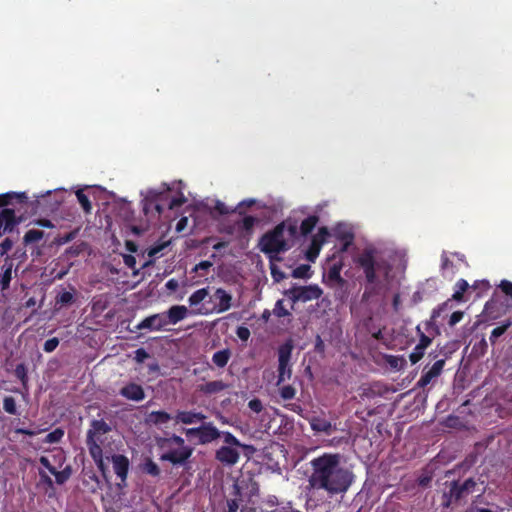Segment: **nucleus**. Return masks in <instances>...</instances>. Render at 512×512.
I'll list each match as a JSON object with an SVG mask.
<instances>
[{
	"label": "nucleus",
	"instance_id": "ddd939ff",
	"mask_svg": "<svg viewBox=\"0 0 512 512\" xmlns=\"http://www.w3.org/2000/svg\"><path fill=\"white\" fill-rule=\"evenodd\" d=\"M114 473L120 479L119 486H127V477L130 468V461L127 456L123 454H114L111 457Z\"/></svg>",
	"mask_w": 512,
	"mask_h": 512
},
{
	"label": "nucleus",
	"instance_id": "bb28decb",
	"mask_svg": "<svg viewBox=\"0 0 512 512\" xmlns=\"http://www.w3.org/2000/svg\"><path fill=\"white\" fill-rule=\"evenodd\" d=\"M232 352L229 348H225L215 352L212 356V362L218 368H224L229 362Z\"/></svg>",
	"mask_w": 512,
	"mask_h": 512
},
{
	"label": "nucleus",
	"instance_id": "39448f33",
	"mask_svg": "<svg viewBox=\"0 0 512 512\" xmlns=\"http://www.w3.org/2000/svg\"><path fill=\"white\" fill-rule=\"evenodd\" d=\"M286 223L281 222L272 230L264 233L259 239V248L261 252L267 255L270 260L275 259L276 255L287 251L290 246L284 238Z\"/></svg>",
	"mask_w": 512,
	"mask_h": 512
},
{
	"label": "nucleus",
	"instance_id": "4d7b16f0",
	"mask_svg": "<svg viewBox=\"0 0 512 512\" xmlns=\"http://www.w3.org/2000/svg\"><path fill=\"white\" fill-rule=\"evenodd\" d=\"M59 345V339L57 337L50 338L45 341L43 350L47 353L53 352Z\"/></svg>",
	"mask_w": 512,
	"mask_h": 512
},
{
	"label": "nucleus",
	"instance_id": "13d9d810",
	"mask_svg": "<svg viewBox=\"0 0 512 512\" xmlns=\"http://www.w3.org/2000/svg\"><path fill=\"white\" fill-rule=\"evenodd\" d=\"M236 335L238 336V338H239L241 341L246 342V341L249 339V337H250L251 333H250V330H249L247 327H245V326H239V327L237 328V330H236Z\"/></svg>",
	"mask_w": 512,
	"mask_h": 512
},
{
	"label": "nucleus",
	"instance_id": "6e6d98bb",
	"mask_svg": "<svg viewBox=\"0 0 512 512\" xmlns=\"http://www.w3.org/2000/svg\"><path fill=\"white\" fill-rule=\"evenodd\" d=\"M255 203H256V200L251 199V198L245 199V200L239 202L238 205L235 207V209H237L236 213H238L239 215H244L245 211L243 210V207L250 208L253 205H255Z\"/></svg>",
	"mask_w": 512,
	"mask_h": 512
},
{
	"label": "nucleus",
	"instance_id": "6e6552de",
	"mask_svg": "<svg viewBox=\"0 0 512 512\" xmlns=\"http://www.w3.org/2000/svg\"><path fill=\"white\" fill-rule=\"evenodd\" d=\"M294 349V343L292 339L286 340L283 344L278 347V376L277 385H280L287 379L291 378L292 369L290 360L292 351Z\"/></svg>",
	"mask_w": 512,
	"mask_h": 512
},
{
	"label": "nucleus",
	"instance_id": "c85d7f7f",
	"mask_svg": "<svg viewBox=\"0 0 512 512\" xmlns=\"http://www.w3.org/2000/svg\"><path fill=\"white\" fill-rule=\"evenodd\" d=\"M236 210L237 209H235V208L228 207L224 202H222L220 200H216L214 207L210 211V214H211L212 218L216 219L217 216H223V215H229V214L236 213Z\"/></svg>",
	"mask_w": 512,
	"mask_h": 512
},
{
	"label": "nucleus",
	"instance_id": "c756f323",
	"mask_svg": "<svg viewBox=\"0 0 512 512\" xmlns=\"http://www.w3.org/2000/svg\"><path fill=\"white\" fill-rule=\"evenodd\" d=\"M172 419L171 415L166 411H152L148 415V422L154 425H162L168 423Z\"/></svg>",
	"mask_w": 512,
	"mask_h": 512
},
{
	"label": "nucleus",
	"instance_id": "9d476101",
	"mask_svg": "<svg viewBox=\"0 0 512 512\" xmlns=\"http://www.w3.org/2000/svg\"><path fill=\"white\" fill-rule=\"evenodd\" d=\"M111 431V427L108 423H106L103 419L100 420H92L90 423V428L86 434V445L87 448H102L103 444L102 436L109 433Z\"/></svg>",
	"mask_w": 512,
	"mask_h": 512
},
{
	"label": "nucleus",
	"instance_id": "f8f14e48",
	"mask_svg": "<svg viewBox=\"0 0 512 512\" xmlns=\"http://www.w3.org/2000/svg\"><path fill=\"white\" fill-rule=\"evenodd\" d=\"M215 459L223 466L232 467L238 463L240 452L238 447L226 444L215 451Z\"/></svg>",
	"mask_w": 512,
	"mask_h": 512
},
{
	"label": "nucleus",
	"instance_id": "0eeeda50",
	"mask_svg": "<svg viewBox=\"0 0 512 512\" xmlns=\"http://www.w3.org/2000/svg\"><path fill=\"white\" fill-rule=\"evenodd\" d=\"M476 485L477 483L473 478H468L463 482L453 481L449 491L443 495V505L449 507L467 499L475 491Z\"/></svg>",
	"mask_w": 512,
	"mask_h": 512
},
{
	"label": "nucleus",
	"instance_id": "09e8293b",
	"mask_svg": "<svg viewBox=\"0 0 512 512\" xmlns=\"http://www.w3.org/2000/svg\"><path fill=\"white\" fill-rule=\"evenodd\" d=\"M273 313L278 318L286 317V316H290L291 315V313L285 308L284 301L282 299L278 300L275 303V306H274V309H273Z\"/></svg>",
	"mask_w": 512,
	"mask_h": 512
},
{
	"label": "nucleus",
	"instance_id": "1a4fd4ad",
	"mask_svg": "<svg viewBox=\"0 0 512 512\" xmlns=\"http://www.w3.org/2000/svg\"><path fill=\"white\" fill-rule=\"evenodd\" d=\"M184 432L188 438L197 437L198 443L205 445L215 441L219 437L223 438L225 431H219L212 422H207L199 427L187 428Z\"/></svg>",
	"mask_w": 512,
	"mask_h": 512
},
{
	"label": "nucleus",
	"instance_id": "f257e3e1",
	"mask_svg": "<svg viewBox=\"0 0 512 512\" xmlns=\"http://www.w3.org/2000/svg\"><path fill=\"white\" fill-rule=\"evenodd\" d=\"M310 466L309 486L315 491H324L329 499H343L355 482L354 472L343 464L339 453H323L313 458Z\"/></svg>",
	"mask_w": 512,
	"mask_h": 512
},
{
	"label": "nucleus",
	"instance_id": "a18cd8bd",
	"mask_svg": "<svg viewBox=\"0 0 512 512\" xmlns=\"http://www.w3.org/2000/svg\"><path fill=\"white\" fill-rule=\"evenodd\" d=\"M3 409L6 413L11 415H17L16 401L12 396H5L3 399Z\"/></svg>",
	"mask_w": 512,
	"mask_h": 512
},
{
	"label": "nucleus",
	"instance_id": "052dcab7",
	"mask_svg": "<svg viewBox=\"0 0 512 512\" xmlns=\"http://www.w3.org/2000/svg\"><path fill=\"white\" fill-rule=\"evenodd\" d=\"M248 407L255 413H260L263 410V404L258 398L250 400L248 402Z\"/></svg>",
	"mask_w": 512,
	"mask_h": 512
},
{
	"label": "nucleus",
	"instance_id": "473e14b6",
	"mask_svg": "<svg viewBox=\"0 0 512 512\" xmlns=\"http://www.w3.org/2000/svg\"><path fill=\"white\" fill-rule=\"evenodd\" d=\"M233 499L227 500V512H238L239 510V501L241 496V489L240 487L235 484L233 486Z\"/></svg>",
	"mask_w": 512,
	"mask_h": 512
},
{
	"label": "nucleus",
	"instance_id": "5fc2aeb1",
	"mask_svg": "<svg viewBox=\"0 0 512 512\" xmlns=\"http://www.w3.org/2000/svg\"><path fill=\"white\" fill-rule=\"evenodd\" d=\"M449 302H450V299H448L447 301L443 302L442 304L438 305L435 309H433L432 315H431L432 321L439 318L441 316V314L449 308Z\"/></svg>",
	"mask_w": 512,
	"mask_h": 512
},
{
	"label": "nucleus",
	"instance_id": "9b49d317",
	"mask_svg": "<svg viewBox=\"0 0 512 512\" xmlns=\"http://www.w3.org/2000/svg\"><path fill=\"white\" fill-rule=\"evenodd\" d=\"M322 294L323 291L318 285L293 286L285 291V295L291 299L293 303L315 300L320 298Z\"/></svg>",
	"mask_w": 512,
	"mask_h": 512
},
{
	"label": "nucleus",
	"instance_id": "37998d69",
	"mask_svg": "<svg viewBox=\"0 0 512 512\" xmlns=\"http://www.w3.org/2000/svg\"><path fill=\"white\" fill-rule=\"evenodd\" d=\"M64 436V430L62 428H56L48 433L44 438V443L53 444L58 443Z\"/></svg>",
	"mask_w": 512,
	"mask_h": 512
},
{
	"label": "nucleus",
	"instance_id": "338daca9",
	"mask_svg": "<svg viewBox=\"0 0 512 512\" xmlns=\"http://www.w3.org/2000/svg\"><path fill=\"white\" fill-rule=\"evenodd\" d=\"M76 236V231H71L69 233H66L64 234L63 236H60L58 239H57V243L62 245V244H66L70 241H72Z\"/></svg>",
	"mask_w": 512,
	"mask_h": 512
},
{
	"label": "nucleus",
	"instance_id": "864d4df0",
	"mask_svg": "<svg viewBox=\"0 0 512 512\" xmlns=\"http://www.w3.org/2000/svg\"><path fill=\"white\" fill-rule=\"evenodd\" d=\"M425 350H423L421 347H418L417 345L414 347L413 351L409 355V359L412 364L418 363L422 357L424 356Z\"/></svg>",
	"mask_w": 512,
	"mask_h": 512
},
{
	"label": "nucleus",
	"instance_id": "79ce46f5",
	"mask_svg": "<svg viewBox=\"0 0 512 512\" xmlns=\"http://www.w3.org/2000/svg\"><path fill=\"white\" fill-rule=\"evenodd\" d=\"M74 294L69 291H63L56 296V305L60 307L68 306L74 302Z\"/></svg>",
	"mask_w": 512,
	"mask_h": 512
},
{
	"label": "nucleus",
	"instance_id": "72a5a7b5",
	"mask_svg": "<svg viewBox=\"0 0 512 512\" xmlns=\"http://www.w3.org/2000/svg\"><path fill=\"white\" fill-rule=\"evenodd\" d=\"M14 375L17 379H19L22 383V386L25 390L28 389V371L27 367L24 363L17 364L14 369Z\"/></svg>",
	"mask_w": 512,
	"mask_h": 512
},
{
	"label": "nucleus",
	"instance_id": "c03bdc74",
	"mask_svg": "<svg viewBox=\"0 0 512 512\" xmlns=\"http://www.w3.org/2000/svg\"><path fill=\"white\" fill-rule=\"evenodd\" d=\"M321 247L319 243L314 242L311 240V243L306 251V259L310 262H314L316 258L319 256Z\"/></svg>",
	"mask_w": 512,
	"mask_h": 512
},
{
	"label": "nucleus",
	"instance_id": "4c0bfd02",
	"mask_svg": "<svg viewBox=\"0 0 512 512\" xmlns=\"http://www.w3.org/2000/svg\"><path fill=\"white\" fill-rule=\"evenodd\" d=\"M291 276L295 279H309L312 276L311 266L308 264H301L292 271Z\"/></svg>",
	"mask_w": 512,
	"mask_h": 512
},
{
	"label": "nucleus",
	"instance_id": "2eb2a0df",
	"mask_svg": "<svg viewBox=\"0 0 512 512\" xmlns=\"http://www.w3.org/2000/svg\"><path fill=\"white\" fill-rule=\"evenodd\" d=\"M40 464L45 467L52 475L55 476V481L58 485L66 483L72 475V467L70 465L65 466L61 471H58L53 466L49 459L45 456H41L39 459Z\"/></svg>",
	"mask_w": 512,
	"mask_h": 512
},
{
	"label": "nucleus",
	"instance_id": "e433bc0d",
	"mask_svg": "<svg viewBox=\"0 0 512 512\" xmlns=\"http://www.w3.org/2000/svg\"><path fill=\"white\" fill-rule=\"evenodd\" d=\"M76 197L81 205L85 214H91L92 212V203L89 200L88 196L84 193V189H78L76 191Z\"/></svg>",
	"mask_w": 512,
	"mask_h": 512
},
{
	"label": "nucleus",
	"instance_id": "4be33fe9",
	"mask_svg": "<svg viewBox=\"0 0 512 512\" xmlns=\"http://www.w3.org/2000/svg\"><path fill=\"white\" fill-rule=\"evenodd\" d=\"M311 429L315 432H322L327 435H330L336 427L332 425V423L325 418L314 416L309 420Z\"/></svg>",
	"mask_w": 512,
	"mask_h": 512
},
{
	"label": "nucleus",
	"instance_id": "f3484780",
	"mask_svg": "<svg viewBox=\"0 0 512 512\" xmlns=\"http://www.w3.org/2000/svg\"><path fill=\"white\" fill-rule=\"evenodd\" d=\"M119 394L127 400L136 402L142 401L145 398V392L142 386L134 382H130L123 386L120 389Z\"/></svg>",
	"mask_w": 512,
	"mask_h": 512
},
{
	"label": "nucleus",
	"instance_id": "412c9836",
	"mask_svg": "<svg viewBox=\"0 0 512 512\" xmlns=\"http://www.w3.org/2000/svg\"><path fill=\"white\" fill-rule=\"evenodd\" d=\"M205 419L206 416L203 413L195 411H178L175 416L176 423H182L186 425L202 422Z\"/></svg>",
	"mask_w": 512,
	"mask_h": 512
},
{
	"label": "nucleus",
	"instance_id": "e2e57ef3",
	"mask_svg": "<svg viewBox=\"0 0 512 512\" xmlns=\"http://www.w3.org/2000/svg\"><path fill=\"white\" fill-rule=\"evenodd\" d=\"M149 357L148 352L144 348H139L135 351V361L143 363Z\"/></svg>",
	"mask_w": 512,
	"mask_h": 512
},
{
	"label": "nucleus",
	"instance_id": "dca6fc26",
	"mask_svg": "<svg viewBox=\"0 0 512 512\" xmlns=\"http://www.w3.org/2000/svg\"><path fill=\"white\" fill-rule=\"evenodd\" d=\"M444 365H445V359H439L432 365V367L429 370H427V371L424 370L420 379L418 380V382L416 384L417 387L425 388L428 384L431 383V381L433 379L440 376V374L442 373V370L444 368Z\"/></svg>",
	"mask_w": 512,
	"mask_h": 512
},
{
	"label": "nucleus",
	"instance_id": "5701e85b",
	"mask_svg": "<svg viewBox=\"0 0 512 512\" xmlns=\"http://www.w3.org/2000/svg\"><path fill=\"white\" fill-rule=\"evenodd\" d=\"M2 273H0V288L5 291L9 288L12 279L13 262L6 258L2 265Z\"/></svg>",
	"mask_w": 512,
	"mask_h": 512
},
{
	"label": "nucleus",
	"instance_id": "a878e982",
	"mask_svg": "<svg viewBox=\"0 0 512 512\" xmlns=\"http://www.w3.org/2000/svg\"><path fill=\"white\" fill-rule=\"evenodd\" d=\"M223 441L225 444H229L238 448L243 449L247 452V454H252L255 451L254 446L241 443L238 438H236L231 432L223 433Z\"/></svg>",
	"mask_w": 512,
	"mask_h": 512
},
{
	"label": "nucleus",
	"instance_id": "4468645a",
	"mask_svg": "<svg viewBox=\"0 0 512 512\" xmlns=\"http://www.w3.org/2000/svg\"><path fill=\"white\" fill-rule=\"evenodd\" d=\"M168 325L164 312L144 318L136 328L138 330L161 331Z\"/></svg>",
	"mask_w": 512,
	"mask_h": 512
},
{
	"label": "nucleus",
	"instance_id": "3c124183",
	"mask_svg": "<svg viewBox=\"0 0 512 512\" xmlns=\"http://www.w3.org/2000/svg\"><path fill=\"white\" fill-rule=\"evenodd\" d=\"M417 333L419 335V342L417 344L418 347H421L425 350L432 342V338L427 336L421 329L420 326H417Z\"/></svg>",
	"mask_w": 512,
	"mask_h": 512
},
{
	"label": "nucleus",
	"instance_id": "49530a36",
	"mask_svg": "<svg viewBox=\"0 0 512 512\" xmlns=\"http://www.w3.org/2000/svg\"><path fill=\"white\" fill-rule=\"evenodd\" d=\"M471 288L478 291L477 297H481L483 293L487 292L491 288V285L488 280L483 279L475 281Z\"/></svg>",
	"mask_w": 512,
	"mask_h": 512
},
{
	"label": "nucleus",
	"instance_id": "680f3d73",
	"mask_svg": "<svg viewBox=\"0 0 512 512\" xmlns=\"http://www.w3.org/2000/svg\"><path fill=\"white\" fill-rule=\"evenodd\" d=\"M463 317H464V313L462 311L453 312L448 321V325L450 327L455 326L457 323H459L463 319Z\"/></svg>",
	"mask_w": 512,
	"mask_h": 512
},
{
	"label": "nucleus",
	"instance_id": "f03ea898",
	"mask_svg": "<svg viewBox=\"0 0 512 512\" xmlns=\"http://www.w3.org/2000/svg\"><path fill=\"white\" fill-rule=\"evenodd\" d=\"M19 204L18 209L24 210V213L37 214L39 212L40 200H29L25 192H7L0 194V237L3 232H11L14 227L22 221L16 219L15 211L7 208L8 205Z\"/></svg>",
	"mask_w": 512,
	"mask_h": 512
},
{
	"label": "nucleus",
	"instance_id": "7ed1b4c3",
	"mask_svg": "<svg viewBox=\"0 0 512 512\" xmlns=\"http://www.w3.org/2000/svg\"><path fill=\"white\" fill-rule=\"evenodd\" d=\"M156 444L162 451L160 460L172 465H184L193 453V448L186 445L185 440L176 434L157 438Z\"/></svg>",
	"mask_w": 512,
	"mask_h": 512
},
{
	"label": "nucleus",
	"instance_id": "2f4dec72",
	"mask_svg": "<svg viewBox=\"0 0 512 512\" xmlns=\"http://www.w3.org/2000/svg\"><path fill=\"white\" fill-rule=\"evenodd\" d=\"M470 288L469 283L465 279H459L454 286V293L452 300L461 302L464 298V293Z\"/></svg>",
	"mask_w": 512,
	"mask_h": 512
},
{
	"label": "nucleus",
	"instance_id": "774afa93",
	"mask_svg": "<svg viewBox=\"0 0 512 512\" xmlns=\"http://www.w3.org/2000/svg\"><path fill=\"white\" fill-rule=\"evenodd\" d=\"M271 275L276 282H279L285 278V273L278 270L275 265H271Z\"/></svg>",
	"mask_w": 512,
	"mask_h": 512
},
{
	"label": "nucleus",
	"instance_id": "0e129e2a",
	"mask_svg": "<svg viewBox=\"0 0 512 512\" xmlns=\"http://www.w3.org/2000/svg\"><path fill=\"white\" fill-rule=\"evenodd\" d=\"M499 288L504 294L512 297V282L508 280H502L499 284Z\"/></svg>",
	"mask_w": 512,
	"mask_h": 512
},
{
	"label": "nucleus",
	"instance_id": "aec40b11",
	"mask_svg": "<svg viewBox=\"0 0 512 512\" xmlns=\"http://www.w3.org/2000/svg\"><path fill=\"white\" fill-rule=\"evenodd\" d=\"M343 269V262L337 261L333 263L327 272V283L329 285H337L343 287L346 284V280L341 277V271Z\"/></svg>",
	"mask_w": 512,
	"mask_h": 512
},
{
	"label": "nucleus",
	"instance_id": "7c9ffc66",
	"mask_svg": "<svg viewBox=\"0 0 512 512\" xmlns=\"http://www.w3.org/2000/svg\"><path fill=\"white\" fill-rule=\"evenodd\" d=\"M319 221V217L317 215H310L305 218L300 225V233L302 236H307L310 234Z\"/></svg>",
	"mask_w": 512,
	"mask_h": 512
},
{
	"label": "nucleus",
	"instance_id": "a19ab883",
	"mask_svg": "<svg viewBox=\"0 0 512 512\" xmlns=\"http://www.w3.org/2000/svg\"><path fill=\"white\" fill-rule=\"evenodd\" d=\"M89 454L93 461L95 462L96 466L99 470H101L103 473L105 471V465L103 461V450L102 448L96 449V448H90L88 449Z\"/></svg>",
	"mask_w": 512,
	"mask_h": 512
},
{
	"label": "nucleus",
	"instance_id": "c9c22d12",
	"mask_svg": "<svg viewBox=\"0 0 512 512\" xmlns=\"http://www.w3.org/2000/svg\"><path fill=\"white\" fill-rule=\"evenodd\" d=\"M512 326V320H506L502 325L495 327L490 334L489 340L491 344H495L497 339L502 336L508 328Z\"/></svg>",
	"mask_w": 512,
	"mask_h": 512
},
{
	"label": "nucleus",
	"instance_id": "cd10ccee",
	"mask_svg": "<svg viewBox=\"0 0 512 512\" xmlns=\"http://www.w3.org/2000/svg\"><path fill=\"white\" fill-rule=\"evenodd\" d=\"M385 363L393 370L400 371L406 366V359L404 356H396L385 354L383 356Z\"/></svg>",
	"mask_w": 512,
	"mask_h": 512
},
{
	"label": "nucleus",
	"instance_id": "6ab92c4d",
	"mask_svg": "<svg viewBox=\"0 0 512 512\" xmlns=\"http://www.w3.org/2000/svg\"><path fill=\"white\" fill-rule=\"evenodd\" d=\"M189 310L184 305H173L164 312L168 325H175L187 317Z\"/></svg>",
	"mask_w": 512,
	"mask_h": 512
},
{
	"label": "nucleus",
	"instance_id": "69168bd1",
	"mask_svg": "<svg viewBox=\"0 0 512 512\" xmlns=\"http://www.w3.org/2000/svg\"><path fill=\"white\" fill-rule=\"evenodd\" d=\"M13 246V241L10 238H5L0 244V255L6 254L9 250H11Z\"/></svg>",
	"mask_w": 512,
	"mask_h": 512
},
{
	"label": "nucleus",
	"instance_id": "20e7f679",
	"mask_svg": "<svg viewBox=\"0 0 512 512\" xmlns=\"http://www.w3.org/2000/svg\"><path fill=\"white\" fill-rule=\"evenodd\" d=\"M376 251L372 248H365L362 253L355 259V263L363 270L366 285L362 294V300L368 301L379 293L377 271L381 268V264L375 259Z\"/></svg>",
	"mask_w": 512,
	"mask_h": 512
},
{
	"label": "nucleus",
	"instance_id": "de8ad7c7",
	"mask_svg": "<svg viewBox=\"0 0 512 512\" xmlns=\"http://www.w3.org/2000/svg\"><path fill=\"white\" fill-rule=\"evenodd\" d=\"M279 395L283 400H291L296 395V389L292 385H284L279 388Z\"/></svg>",
	"mask_w": 512,
	"mask_h": 512
},
{
	"label": "nucleus",
	"instance_id": "f704fd0d",
	"mask_svg": "<svg viewBox=\"0 0 512 512\" xmlns=\"http://www.w3.org/2000/svg\"><path fill=\"white\" fill-rule=\"evenodd\" d=\"M168 246V242L155 244L147 250V256L149 259L143 264L142 267L150 266L154 263L153 258L157 256L164 248Z\"/></svg>",
	"mask_w": 512,
	"mask_h": 512
},
{
	"label": "nucleus",
	"instance_id": "a211bd4d",
	"mask_svg": "<svg viewBox=\"0 0 512 512\" xmlns=\"http://www.w3.org/2000/svg\"><path fill=\"white\" fill-rule=\"evenodd\" d=\"M212 298L217 302L214 310L223 313L231 308L232 296L223 288H217Z\"/></svg>",
	"mask_w": 512,
	"mask_h": 512
},
{
	"label": "nucleus",
	"instance_id": "bf43d9fd",
	"mask_svg": "<svg viewBox=\"0 0 512 512\" xmlns=\"http://www.w3.org/2000/svg\"><path fill=\"white\" fill-rule=\"evenodd\" d=\"M456 348V343H451V345H446L443 348H441L440 354L443 355V359H445L446 361L448 358H450L451 354L456 350Z\"/></svg>",
	"mask_w": 512,
	"mask_h": 512
},
{
	"label": "nucleus",
	"instance_id": "423d86ee",
	"mask_svg": "<svg viewBox=\"0 0 512 512\" xmlns=\"http://www.w3.org/2000/svg\"><path fill=\"white\" fill-rule=\"evenodd\" d=\"M186 198L181 194L180 197L169 198V192H150L144 200L143 211L147 215L154 209L158 215L162 214L165 207L172 210L182 206Z\"/></svg>",
	"mask_w": 512,
	"mask_h": 512
},
{
	"label": "nucleus",
	"instance_id": "58836bf2",
	"mask_svg": "<svg viewBox=\"0 0 512 512\" xmlns=\"http://www.w3.org/2000/svg\"><path fill=\"white\" fill-rule=\"evenodd\" d=\"M43 237H44L43 231L37 230V229H30L25 233V235L23 237V241H24L25 245H29V244H34V243L39 242L41 239H43Z\"/></svg>",
	"mask_w": 512,
	"mask_h": 512
},
{
	"label": "nucleus",
	"instance_id": "8fccbe9b",
	"mask_svg": "<svg viewBox=\"0 0 512 512\" xmlns=\"http://www.w3.org/2000/svg\"><path fill=\"white\" fill-rule=\"evenodd\" d=\"M329 236V230L327 227L323 226L320 227L317 234H315L312 237V240L316 243H319L320 246H322L325 242L327 237Z\"/></svg>",
	"mask_w": 512,
	"mask_h": 512
},
{
	"label": "nucleus",
	"instance_id": "ea45409f",
	"mask_svg": "<svg viewBox=\"0 0 512 512\" xmlns=\"http://www.w3.org/2000/svg\"><path fill=\"white\" fill-rule=\"evenodd\" d=\"M208 294H209L208 287L196 290L195 292H193L190 295V297L188 299L190 306H196V305L200 304L208 296Z\"/></svg>",
	"mask_w": 512,
	"mask_h": 512
},
{
	"label": "nucleus",
	"instance_id": "393cba45",
	"mask_svg": "<svg viewBox=\"0 0 512 512\" xmlns=\"http://www.w3.org/2000/svg\"><path fill=\"white\" fill-rule=\"evenodd\" d=\"M139 468L142 473L147 474L151 477L156 478L159 477L161 474V469L159 465L149 457L143 460V462L139 465Z\"/></svg>",
	"mask_w": 512,
	"mask_h": 512
},
{
	"label": "nucleus",
	"instance_id": "603ef678",
	"mask_svg": "<svg viewBox=\"0 0 512 512\" xmlns=\"http://www.w3.org/2000/svg\"><path fill=\"white\" fill-rule=\"evenodd\" d=\"M257 223V219L253 216H245L241 222V229L250 232L252 231L254 225Z\"/></svg>",
	"mask_w": 512,
	"mask_h": 512
},
{
	"label": "nucleus",
	"instance_id": "b1692460",
	"mask_svg": "<svg viewBox=\"0 0 512 512\" xmlns=\"http://www.w3.org/2000/svg\"><path fill=\"white\" fill-rule=\"evenodd\" d=\"M227 387L228 385L225 384L222 380H215L201 384L199 386V391L206 395H213L224 391Z\"/></svg>",
	"mask_w": 512,
	"mask_h": 512
}]
</instances>
